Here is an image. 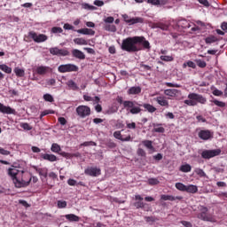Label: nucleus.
<instances>
[{
    "label": "nucleus",
    "mask_w": 227,
    "mask_h": 227,
    "mask_svg": "<svg viewBox=\"0 0 227 227\" xmlns=\"http://www.w3.org/2000/svg\"><path fill=\"white\" fill-rule=\"evenodd\" d=\"M202 159L210 160L221 155V149L204 150L200 153Z\"/></svg>",
    "instance_id": "6e6552de"
},
{
    "label": "nucleus",
    "mask_w": 227,
    "mask_h": 227,
    "mask_svg": "<svg viewBox=\"0 0 227 227\" xmlns=\"http://www.w3.org/2000/svg\"><path fill=\"white\" fill-rule=\"evenodd\" d=\"M205 42L207 45H210V43H215V42H219V39L215 35H209L205 38Z\"/></svg>",
    "instance_id": "2f4dec72"
},
{
    "label": "nucleus",
    "mask_w": 227,
    "mask_h": 227,
    "mask_svg": "<svg viewBox=\"0 0 227 227\" xmlns=\"http://www.w3.org/2000/svg\"><path fill=\"white\" fill-rule=\"evenodd\" d=\"M138 107H144V109H145V111H148L149 113H155V111H157V108L155 106H153V105L148 104V103H145L143 105L140 104V106Z\"/></svg>",
    "instance_id": "393cba45"
},
{
    "label": "nucleus",
    "mask_w": 227,
    "mask_h": 227,
    "mask_svg": "<svg viewBox=\"0 0 227 227\" xmlns=\"http://www.w3.org/2000/svg\"><path fill=\"white\" fill-rule=\"evenodd\" d=\"M55 113L56 112L54 110H44L41 114L42 116H47V114H55Z\"/></svg>",
    "instance_id": "13d9d810"
},
{
    "label": "nucleus",
    "mask_w": 227,
    "mask_h": 227,
    "mask_svg": "<svg viewBox=\"0 0 227 227\" xmlns=\"http://www.w3.org/2000/svg\"><path fill=\"white\" fill-rule=\"evenodd\" d=\"M95 6H104V1L102 0H95L94 1Z\"/></svg>",
    "instance_id": "774afa93"
},
{
    "label": "nucleus",
    "mask_w": 227,
    "mask_h": 227,
    "mask_svg": "<svg viewBox=\"0 0 227 227\" xmlns=\"http://www.w3.org/2000/svg\"><path fill=\"white\" fill-rule=\"evenodd\" d=\"M104 22H106V24H113V22H114V18L113 16H109L104 20Z\"/></svg>",
    "instance_id": "052dcab7"
},
{
    "label": "nucleus",
    "mask_w": 227,
    "mask_h": 227,
    "mask_svg": "<svg viewBox=\"0 0 227 227\" xmlns=\"http://www.w3.org/2000/svg\"><path fill=\"white\" fill-rule=\"evenodd\" d=\"M67 201L66 200H58L57 207L58 208H67Z\"/></svg>",
    "instance_id": "de8ad7c7"
},
{
    "label": "nucleus",
    "mask_w": 227,
    "mask_h": 227,
    "mask_svg": "<svg viewBox=\"0 0 227 227\" xmlns=\"http://www.w3.org/2000/svg\"><path fill=\"white\" fill-rule=\"evenodd\" d=\"M127 129H129L131 130L136 129V122H129L126 124Z\"/></svg>",
    "instance_id": "680f3d73"
},
{
    "label": "nucleus",
    "mask_w": 227,
    "mask_h": 227,
    "mask_svg": "<svg viewBox=\"0 0 227 227\" xmlns=\"http://www.w3.org/2000/svg\"><path fill=\"white\" fill-rule=\"evenodd\" d=\"M106 146L108 148H116V143H114L113 140H108L106 142Z\"/></svg>",
    "instance_id": "5fc2aeb1"
},
{
    "label": "nucleus",
    "mask_w": 227,
    "mask_h": 227,
    "mask_svg": "<svg viewBox=\"0 0 227 227\" xmlns=\"http://www.w3.org/2000/svg\"><path fill=\"white\" fill-rule=\"evenodd\" d=\"M72 56L76 59H86V55L84 54V52L77 49H74L72 51Z\"/></svg>",
    "instance_id": "a211bd4d"
},
{
    "label": "nucleus",
    "mask_w": 227,
    "mask_h": 227,
    "mask_svg": "<svg viewBox=\"0 0 227 227\" xmlns=\"http://www.w3.org/2000/svg\"><path fill=\"white\" fill-rule=\"evenodd\" d=\"M0 70H2L3 72H5V74H12V67L4 64L0 65Z\"/></svg>",
    "instance_id": "37998d69"
},
{
    "label": "nucleus",
    "mask_w": 227,
    "mask_h": 227,
    "mask_svg": "<svg viewBox=\"0 0 227 227\" xmlns=\"http://www.w3.org/2000/svg\"><path fill=\"white\" fill-rule=\"evenodd\" d=\"M76 32L79 33L80 35H90V36L95 35V30L91 28H81L76 30Z\"/></svg>",
    "instance_id": "b1692460"
},
{
    "label": "nucleus",
    "mask_w": 227,
    "mask_h": 227,
    "mask_svg": "<svg viewBox=\"0 0 227 227\" xmlns=\"http://www.w3.org/2000/svg\"><path fill=\"white\" fill-rule=\"evenodd\" d=\"M82 146H97V143L93 141L84 142L82 144Z\"/></svg>",
    "instance_id": "bf43d9fd"
},
{
    "label": "nucleus",
    "mask_w": 227,
    "mask_h": 227,
    "mask_svg": "<svg viewBox=\"0 0 227 227\" xmlns=\"http://www.w3.org/2000/svg\"><path fill=\"white\" fill-rule=\"evenodd\" d=\"M58 121L60 125H67V119H65V117H59Z\"/></svg>",
    "instance_id": "338daca9"
},
{
    "label": "nucleus",
    "mask_w": 227,
    "mask_h": 227,
    "mask_svg": "<svg viewBox=\"0 0 227 227\" xmlns=\"http://www.w3.org/2000/svg\"><path fill=\"white\" fill-rule=\"evenodd\" d=\"M14 73L16 74L17 77H24L26 74L24 69H20L19 67L14 68Z\"/></svg>",
    "instance_id": "79ce46f5"
},
{
    "label": "nucleus",
    "mask_w": 227,
    "mask_h": 227,
    "mask_svg": "<svg viewBox=\"0 0 227 227\" xmlns=\"http://www.w3.org/2000/svg\"><path fill=\"white\" fill-rule=\"evenodd\" d=\"M188 98L189 99L184 100V104L192 107L198 106V104H207V98L203 97L201 94L192 92L188 95Z\"/></svg>",
    "instance_id": "20e7f679"
},
{
    "label": "nucleus",
    "mask_w": 227,
    "mask_h": 227,
    "mask_svg": "<svg viewBox=\"0 0 227 227\" xmlns=\"http://www.w3.org/2000/svg\"><path fill=\"white\" fill-rule=\"evenodd\" d=\"M147 3L153 6H159V4H160V0H147Z\"/></svg>",
    "instance_id": "864d4df0"
},
{
    "label": "nucleus",
    "mask_w": 227,
    "mask_h": 227,
    "mask_svg": "<svg viewBox=\"0 0 227 227\" xmlns=\"http://www.w3.org/2000/svg\"><path fill=\"white\" fill-rule=\"evenodd\" d=\"M147 184L149 185H159L160 184V181H159L158 178L152 177L148 179Z\"/></svg>",
    "instance_id": "a19ab883"
},
{
    "label": "nucleus",
    "mask_w": 227,
    "mask_h": 227,
    "mask_svg": "<svg viewBox=\"0 0 227 227\" xmlns=\"http://www.w3.org/2000/svg\"><path fill=\"white\" fill-rule=\"evenodd\" d=\"M105 31H110L111 33H116V26L106 24L104 27Z\"/></svg>",
    "instance_id": "c9c22d12"
},
{
    "label": "nucleus",
    "mask_w": 227,
    "mask_h": 227,
    "mask_svg": "<svg viewBox=\"0 0 227 227\" xmlns=\"http://www.w3.org/2000/svg\"><path fill=\"white\" fill-rule=\"evenodd\" d=\"M114 137H115V139H119L120 141L122 142H128L130 141L132 139V137L130 135H129L128 137H123L121 135V131H114Z\"/></svg>",
    "instance_id": "dca6fc26"
},
{
    "label": "nucleus",
    "mask_w": 227,
    "mask_h": 227,
    "mask_svg": "<svg viewBox=\"0 0 227 227\" xmlns=\"http://www.w3.org/2000/svg\"><path fill=\"white\" fill-rule=\"evenodd\" d=\"M185 192H190L191 194H196V192H198V186L194 184L186 185Z\"/></svg>",
    "instance_id": "7c9ffc66"
},
{
    "label": "nucleus",
    "mask_w": 227,
    "mask_h": 227,
    "mask_svg": "<svg viewBox=\"0 0 227 227\" xmlns=\"http://www.w3.org/2000/svg\"><path fill=\"white\" fill-rule=\"evenodd\" d=\"M121 47V50L126 51V52H139V51H143V47L147 50L151 49L150 42L146 41L145 36L127 37L122 40Z\"/></svg>",
    "instance_id": "f257e3e1"
},
{
    "label": "nucleus",
    "mask_w": 227,
    "mask_h": 227,
    "mask_svg": "<svg viewBox=\"0 0 227 227\" xmlns=\"http://www.w3.org/2000/svg\"><path fill=\"white\" fill-rule=\"evenodd\" d=\"M194 171H195L196 175L200 176V178H203V177L207 176V174L201 168H195Z\"/></svg>",
    "instance_id": "49530a36"
},
{
    "label": "nucleus",
    "mask_w": 227,
    "mask_h": 227,
    "mask_svg": "<svg viewBox=\"0 0 227 227\" xmlns=\"http://www.w3.org/2000/svg\"><path fill=\"white\" fill-rule=\"evenodd\" d=\"M7 175L12 180L17 189L27 187L31 184V176L20 167L12 166L7 169Z\"/></svg>",
    "instance_id": "f03ea898"
},
{
    "label": "nucleus",
    "mask_w": 227,
    "mask_h": 227,
    "mask_svg": "<svg viewBox=\"0 0 227 227\" xmlns=\"http://www.w3.org/2000/svg\"><path fill=\"white\" fill-rule=\"evenodd\" d=\"M212 104H215V106H217V107H226V103L223 101H219L217 99L211 100Z\"/></svg>",
    "instance_id": "c03bdc74"
},
{
    "label": "nucleus",
    "mask_w": 227,
    "mask_h": 227,
    "mask_svg": "<svg viewBox=\"0 0 227 227\" xmlns=\"http://www.w3.org/2000/svg\"><path fill=\"white\" fill-rule=\"evenodd\" d=\"M192 169V167L189 165L188 163L182 165L179 168L182 173H191V170Z\"/></svg>",
    "instance_id": "473e14b6"
},
{
    "label": "nucleus",
    "mask_w": 227,
    "mask_h": 227,
    "mask_svg": "<svg viewBox=\"0 0 227 227\" xmlns=\"http://www.w3.org/2000/svg\"><path fill=\"white\" fill-rule=\"evenodd\" d=\"M141 93V87H130L128 90V95H139Z\"/></svg>",
    "instance_id": "cd10ccee"
},
{
    "label": "nucleus",
    "mask_w": 227,
    "mask_h": 227,
    "mask_svg": "<svg viewBox=\"0 0 227 227\" xmlns=\"http://www.w3.org/2000/svg\"><path fill=\"white\" fill-rule=\"evenodd\" d=\"M160 125L161 124L153 123V132H158L160 134H164L166 129H164V127H160Z\"/></svg>",
    "instance_id": "c85d7f7f"
},
{
    "label": "nucleus",
    "mask_w": 227,
    "mask_h": 227,
    "mask_svg": "<svg viewBox=\"0 0 227 227\" xmlns=\"http://www.w3.org/2000/svg\"><path fill=\"white\" fill-rule=\"evenodd\" d=\"M82 8L84 10H95V6L90 5L89 4H82Z\"/></svg>",
    "instance_id": "6e6d98bb"
},
{
    "label": "nucleus",
    "mask_w": 227,
    "mask_h": 227,
    "mask_svg": "<svg viewBox=\"0 0 227 227\" xmlns=\"http://www.w3.org/2000/svg\"><path fill=\"white\" fill-rule=\"evenodd\" d=\"M160 59L161 61H166L167 63L171 62V61H175V58H173V56H168V55H161L160 57Z\"/></svg>",
    "instance_id": "ea45409f"
},
{
    "label": "nucleus",
    "mask_w": 227,
    "mask_h": 227,
    "mask_svg": "<svg viewBox=\"0 0 227 227\" xmlns=\"http://www.w3.org/2000/svg\"><path fill=\"white\" fill-rule=\"evenodd\" d=\"M187 67H189L190 68L196 69V64L192 60H188L187 62H184L183 64V68H187Z\"/></svg>",
    "instance_id": "4c0bfd02"
},
{
    "label": "nucleus",
    "mask_w": 227,
    "mask_h": 227,
    "mask_svg": "<svg viewBox=\"0 0 227 227\" xmlns=\"http://www.w3.org/2000/svg\"><path fill=\"white\" fill-rule=\"evenodd\" d=\"M67 184L68 185H71V187H74L77 185V181H75V179H68Z\"/></svg>",
    "instance_id": "69168bd1"
},
{
    "label": "nucleus",
    "mask_w": 227,
    "mask_h": 227,
    "mask_svg": "<svg viewBox=\"0 0 227 227\" xmlns=\"http://www.w3.org/2000/svg\"><path fill=\"white\" fill-rule=\"evenodd\" d=\"M67 85L68 86V88H70L74 91H77V90H79V87L77 86V83H75V82H74V80H69L67 82Z\"/></svg>",
    "instance_id": "f704fd0d"
},
{
    "label": "nucleus",
    "mask_w": 227,
    "mask_h": 227,
    "mask_svg": "<svg viewBox=\"0 0 227 227\" xmlns=\"http://www.w3.org/2000/svg\"><path fill=\"white\" fill-rule=\"evenodd\" d=\"M178 93H180V90L176 89H167L164 91V94L167 95V97H176Z\"/></svg>",
    "instance_id": "a878e982"
},
{
    "label": "nucleus",
    "mask_w": 227,
    "mask_h": 227,
    "mask_svg": "<svg viewBox=\"0 0 227 227\" xmlns=\"http://www.w3.org/2000/svg\"><path fill=\"white\" fill-rule=\"evenodd\" d=\"M121 17L124 22L129 24V26H134V24H143V22H145V20L141 17L130 18V16L128 14H122Z\"/></svg>",
    "instance_id": "1a4fd4ad"
},
{
    "label": "nucleus",
    "mask_w": 227,
    "mask_h": 227,
    "mask_svg": "<svg viewBox=\"0 0 227 227\" xmlns=\"http://www.w3.org/2000/svg\"><path fill=\"white\" fill-rule=\"evenodd\" d=\"M27 38H31L32 40H34V42H35V43H42L43 42H47L49 37L46 35H43V34L37 35L36 32L30 31L28 32Z\"/></svg>",
    "instance_id": "0eeeda50"
},
{
    "label": "nucleus",
    "mask_w": 227,
    "mask_h": 227,
    "mask_svg": "<svg viewBox=\"0 0 227 227\" xmlns=\"http://www.w3.org/2000/svg\"><path fill=\"white\" fill-rule=\"evenodd\" d=\"M84 174L88 176H100L102 170L97 167H89L84 170Z\"/></svg>",
    "instance_id": "f8f14e48"
},
{
    "label": "nucleus",
    "mask_w": 227,
    "mask_h": 227,
    "mask_svg": "<svg viewBox=\"0 0 227 227\" xmlns=\"http://www.w3.org/2000/svg\"><path fill=\"white\" fill-rule=\"evenodd\" d=\"M34 168L35 169L36 173H38L40 176H43V178H47L49 174V169L47 168H42L38 167H34Z\"/></svg>",
    "instance_id": "aec40b11"
},
{
    "label": "nucleus",
    "mask_w": 227,
    "mask_h": 227,
    "mask_svg": "<svg viewBox=\"0 0 227 227\" xmlns=\"http://www.w3.org/2000/svg\"><path fill=\"white\" fill-rule=\"evenodd\" d=\"M51 33H53L54 35H58L59 33H63V28H61L60 27H53L51 28Z\"/></svg>",
    "instance_id": "3c124183"
},
{
    "label": "nucleus",
    "mask_w": 227,
    "mask_h": 227,
    "mask_svg": "<svg viewBox=\"0 0 227 227\" xmlns=\"http://www.w3.org/2000/svg\"><path fill=\"white\" fill-rule=\"evenodd\" d=\"M41 157L43 160H48L49 162H56L58 160V157L54 154L41 153Z\"/></svg>",
    "instance_id": "6ab92c4d"
},
{
    "label": "nucleus",
    "mask_w": 227,
    "mask_h": 227,
    "mask_svg": "<svg viewBox=\"0 0 227 227\" xmlns=\"http://www.w3.org/2000/svg\"><path fill=\"white\" fill-rule=\"evenodd\" d=\"M195 61L200 68H205L207 67V62H205V60L197 59Z\"/></svg>",
    "instance_id": "8fccbe9b"
},
{
    "label": "nucleus",
    "mask_w": 227,
    "mask_h": 227,
    "mask_svg": "<svg viewBox=\"0 0 227 227\" xmlns=\"http://www.w3.org/2000/svg\"><path fill=\"white\" fill-rule=\"evenodd\" d=\"M135 200H138L133 204V207L137 208H145V202H143V197L141 195H136Z\"/></svg>",
    "instance_id": "412c9836"
},
{
    "label": "nucleus",
    "mask_w": 227,
    "mask_h": 227,
    "mask_svg": "<svg viewBox=\"0 0 227 227\" xmlns=\"http://www.w3.org/2000/svg\"><path fill=\"white\" fill-rule=\"evenodd\" d=\"M160 200H162V201H175L176 200H183V198L182 197H180V196H177V197H175V196H173V195H166V194H162L161 196H160Z\"/></svg>",
    "instance_id": "4be33fe9"
},
{
    "label": "nucleus",
    "mask_w": 227,
    "mask_h": 227,
    "mask_svg": "<svg viewBox=\"0 0 227 227\" xmlns=\"http://www.w3.org/2000/svg\"><path fill=\"white\" fill-rule=\"evenodd\" d=\"M208 212V208L202 207L201 212L198 215L199 219H201L202 221H212V217L207 214Z\"/></svg>",
    "instance_id": "2eb2a0df"
},
{
    "label": "nucleus",
    "mask_w": 227,
    "mask_h": 227,
    "mask_svg": "<svg viewBox=\"0 0 227 227\" xmlns=\"http://www.w3.org/2000/svg\"><path fill=\"white\" fill-rule=\"evenodd\" d=\"M65 218L67 221H69L70 223H79V221H81V217H79L74 214L66 215Z\"/></svg>",
    "instance_id": "bb28decb"
},
{
    "label": "nucleus",
    "mask_w": 227,
    "mask_h": 227,
    "mask_svg": "<svg viewBox=\"0 0 227 227\" xmlns=\"http://www.w3.org/2000/svg\"><path fill=\"white\" fill-rule=\"evenodd\" d=\"M0 113L3 114H17V111L10 106H6L0 103Z\"/></svg>",
    "instance_id": "4468645a"
},
{
    "label": "nucleus",
    "mask_w": 227,
    "mask_h": 227,
    "mask_svg": "<svg viewBox=\"0 0 227 227\" xmlns=\"http://www.w3.org/2000/svg\"><path fill=\"white\" fill-rule=\"evenodd\" d=\"M76 114L80 118H86L91 114V108L88 106L81 105L76 107Z\"/></svg>",
    "instance_id": "9d476101"
},
{
    "label": "nucleus",
    "mask_w": 227,
    "mask_h": 227,
    "mask_svg": "<svg viewBox=\"0 0 227 227\" xmlns=\"http://www.w3.org/2000/svg\"><path fill=\"white\" fill-rule=\"evenodd\" d=\"M50 54L52 56H70V51L67 48L59 49L58 47H53L50 49Z\"/></svg>",
    "instance_id": "9b49d317"
},
{
    "label": "nucleus",
    "mask_w": 227,
    "mask_h": 227,
    "mask_svg": "<svg viewBox=\"0 0 227 227\" xmlns=\"http://www.w3.org/2000/svg\"><path fill=\"white\" fill-rule=\"evenodd\" d=\"M58 72L59 74H67L70 72H79V67H77L75 64H62L59 66Z\"/></svg>",
    "instance_id": "423d86ee"
},
{
    "label": "nucleus",
    "mask_w": 227,
    "mask_h": 227,
    "mask_svg": "<svg viewBox=\"0 0 227 227\" xmlns=\"http://www.w3.org/2000/svg\"><path fill=\"white\" fill-rule=\"evenodd\" d=\"M154 100L159 106H161V107H169V101H168L165 97L160 96L155 98Z\"/></svg>",
    "instance_id": "f3484780"
},
{
    "label": "nucleus",
    "mask_w": 227,
    "mask_h": 227,
    "mask_svg": "<svg viewBox=\"0 0 227 227\" xmlns=\"http://www.w3.org/2000/svg\"><path fill=\"white\" fill-rule=\"evenodd\" d=\"M140 68H143V70H145V71H152V67L145 65L143 62L140 63Z\"/></svg>",
    "instance_id": "4d7b16f0"
},
{
    "label": "nucleus",
    "mask_w": 227,
    "mask_h": 227,
    "mask_svg": "<svg viewBox=\"0 0 227 227\" xmlns=\"http://www.w3.org/2000/svg\"><path fill=\"white\" fill-rule=\"evenodd\" d=\"M199 137L203 141H208L214 137V133L208 129H202L199 132Z\"/></svg>",
    "instance_id": "ddd939ff"
},
{
    "label": "nucleus",
    "mask_w": 227,
    "mask_h": 227,
    "mask_svg": "<svg viewBox=\"0 0 227 227\" xmlns=\"http://www.w3.org/2000/svg\"><path fill=\"white\" fill-rule=\"evenodd\" d=\"M20 127H21V129H23L24 130H33V127L27 122H21L20 124Z\"/></svg>",
    "instance_id": "a18cd8bd"
},
{
    "label": "nucleus",
    "mask_w": 227,
    "mask_h": 227,
    "mask_svg": "<svg viewBox=\"0 0 227 227\" xmlns=\"http://www.w3.org/2000/svg\"><path fill=\"white\" fill-rule=\"evenodd\" d=\"M43 98L45 102H54V98L51 94H44Z\"/></svg>",
    "instance_id": "09e8293b"
},
{
    "label": "nucleus",
    "mask_w": 227,
    "mask_h": 227,
    "mask_svg": "<svg viewBox=\"0 0 227 227\" xmlns=\"http://www.w3.org/2000/svg\"><path fill=\"white\" fill-rule=\"evenodd\" d=\"M198 2L200 4H203V6H205L206 8H208V6H210V3H208V0H198Z\"/></svg>",
    "instance_id": "e2e57ef3"
},
{
    "label": "nucleus",
    "mask_w": 227,
    "mask_h": 227,
    "mask_svg": "<svg viewBox=\"0 0 227 227\" xmlns=\"http://www.w3.org/2000/svg\"><path fill=\"white\" fill-rule=\"evenodd\" d=\"M117 102L119 104H123L124 109L128 111V113H130V114H139L143 109L139 107L141 106L137 101H130V100H125L123 101V98L118 97Z\"/></svg>",
    "instance_id": "7ed1b4c3"
},
{
    "label": "nucleus",
    "mask_w": 227,
    "mask_h": 227,
    "mask_svg": "<svg viewBox=\"0 0 227 227\" xmlns=\"http://www.w3.org/2000/svg\"><path fill=\"white\" fill-rule=\"evenodd\" d=\"M10 151L0 147V155H10Z\"/></svg>",
    "instance_id": "0e129e2a"
},
{
    "label": "nucleus",
    "mask_w": 227,
    "mask_h": 227,
    "mask_svg": "<svg viewBox=\"0 0 227 227\" xmlns=\"http://www.w3.org/2000/svg\"><path fill=\"white\" fill-rule=\"evenodd\" d=\"M137 154L138 155V157H146V152L144 151L143 148H138L137 150Z\"/></svg>",
    "instance_id": "603ef678"
},
{
    "label": "nucleus",
    "mask_w": 227,
    "mask_h": 227,
    "mask_svg": "<svg viewBox=\"0 0 227 227\" xmlns=\"http://www.w3.org/2000/svg\"><path fill=\"white\" fill-rule=\"evenodd\" d=\"M142 145L148 150H151L153 152L155 150V147H153V143L151 140H143Z\"/></svg>",
    "instance_id": "c756f323"
},
{
    "label": "nucleus",
    "mask_w": 227,
    "mask_h": 227,
    "mask_svg": "<svg viewBox=\"0 0 227 227\" xmlns=\"http://www.w3.org/2000/svg\"><path fill=\"white\" fill-rule=\"evenodd\" d=\"M156 27H158L159 29H161L162 31H168L169 29V26L162 22L157 23Z\"/></svg>",
    "instance_id": "e433bc0d"
},
{
    "label": "nucleus",
    "mask_w": 227,
    "mask_h": 227,
    "mask_svg": "<svg viewBox=\"0 0 227 227\" xmlns=\"http://www.w3.org/2000/svg\"><path fill=\"white\" fill-rule=\"evenodd\" d=\"M74 43H76V45H88V41L82 37L74 38Z\"/></svg>",
    "instance_id": "72a5a7b5"
},
{
    "label": "nucleus",
    "mask_w": 227,
    "mask_h": 227,
    "mask_svg": "<svg viewBox=\"0 0 227 227\" xmlns=\"http://www.w3.org/2000/svg\"><path fill=\"white\" fill-rule=\"evenodd\" d=\"M50 69L51 67H49L41 66L36 67L35 72L36 74H38V75H45V74H47V72H49Z\"/></svg>",
    "instance_id": "5701e85b"
},
{
    "label": "nucleus",
    "mask_w": 227,
    "mask_h": 227,
    "mask_svg": "<svg viewBox=\"0 0 227 227\" xmlns=\"http://www.w3.org/2000/svg\"><path fill=\"white\" fill-rule=\"evenodd\" d=\"M176 189H177V191H181L182 192H185L186 189H187V185H185L182 183H176Z\"/></svg>",
    "instance_id": "58836bf2"
},
{
    "label": "nucleus",
    "mask_w": 227,
    "mask_h": 227,
    "mask_svg": "<svg viewBox=\"0 0 227 227\" xmlns=\"http://www.w3.org/2000/svg\"><path fill=\"white\" fill-rule=\"evenodd\" d=\"M51 152L53 153H59V155H61V157H64L65 159H72L74 157H81L80 153H69L66 152H61V146L59 144L53 143L51 147Z\"/></svg>",
    "instance_id": "39448f33"
}]
</instances>
